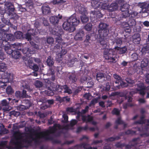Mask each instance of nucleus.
<instances>
[{"mask_svg": "<svg viewBox=\"0 0 149 149\" xmlns=\"http://www.w3.org/2000/svg\"><path fill=\"white\" fill-rule=\"evenodd\" d=\"M5 7L7 13L10 18H14L16 15L14 13L15 8L13 5L11 3L6 2L5 3Z\"/></svg>", "mask_w": 149, "mask_h": 149, "instance_id": "nucleus-8", "label": "nucleus"}, {"mask_svg": "<svg viewBox=\"0 0 149 149\" xmlns=\"http://www.w3.org/2000/svg\"><path fill=\"white\" fill-rule=\"evenodd\" d=\"M21 44L19 43L15 44L14 45V47L17 49H21L19 48V47L21 46Z\"/></svg>", "mask_w": 149, "mask_h": 149, "instance_id": "nucleus-63", "label": "nucleus"}, {"mask_svg": "<svg viewBox=\"0 0 149 149\" xmlns=\"http://www.w3.org/2000/svg\"><path fill=\"white\" fill-rule=\"evenodd\" d=\"M56 91L57 92L58 94H61L63 93H67L70 94L72 93V91L66 85L63 86L58 85L56 86Z\"/></svg>", "mask_w": 149, "mask_h": 149, "instance_id": "nucleus-10", "label": "nucleus"}, {"mask_svg": "<svg viewBox=\"0 0 149 149\" xmlns=\"http://www.w3.org/2000/svg\"><path fill=\"white\" fill-rule=\"evenodd\" d=\"M146 124L149 126V120H144L143 118H141V120L136 122V123H139V124H143V123H146Z\"/></svg>", "mask_w": 149, "mask_h": 149, "instance_id": "nucleus-37", "label": "nucleus"}, {"mask_svg": "<svg viewBox=\"0 0 149 149\" xmlns=\"http://www.w3.org/2000/svg\"><path fill=\"white\" fill-rule=\"evenodd\" d=\"M58 17L52 16L50 18V21L54 24L57 23L59 21V19L61 18L62 16L61 15H59Z\"/></svg>", "mask_w": 149, "mask_h": 149, "instance_id": "nucleus-18", "label": "nucleus"}, {"mask_svg": "<svg viewBox=\"0 0 149 149\" xmlns=\"http://www.w3.org/2000/svg\"><path fill=\"white\" fill-rule=\"evenodd\" d=\"M137 91H140V94L142 95L145 94V90H149V86L146 88L143 85V83H141L137 85Z\"/></svg>", "mask_w": 149, "mask_h": 149, "instance_id": "nucleus-14", "label": "nucleus"}, {"mask_svg": "<svg viewBox=\"0 0 149 149\" xmlns=\"http://www.w3.org/2000/svg\"><path fill=\"white\" fill-rule=\"evenodd\" d=\"M130 26H135L136 24V22L133 19H130L128 22Z\"/></svg>", "mask_w": 149, "mask_h": 149, "instance_id": "nucleus-41", "label": "nucleus"}, {"mask_svg": "<svg viewBox=\"0 0 149 149\" xmlns=\"http://www.w3.org/2000/svg\"><path fill=\"white\" fill-rule=\"evenodd\" d=\"M116 123L117 124H124V123L123 121H122L120 117L118 118L117 120H116Z\"/></svg>", "mask_w": 149, "mask_h": 149, "instance_id": "nucleus-58", "label": "nucleus"}, {"mask_svg": "<svg viewBox=\"0 0 149 149\" xmlns=\"http://www.w3.org/2000/svg\"><path fill=\"white\" fill-rule=\"evenodd\" d=\"M26 5L27 6H28V7L30 8V9L33 8V2L31 0H25Z\"/></svg>", "mask_w": 149, "mask_h": 149, "instance_id": "nucleus-33", "label": "nucleus"}, {"mask_svg": "<svg viewBox=\"0 0 149 149\" xmlns=\"http://www.w3.org/2000/svg\"><path fill=\"white\" fill-rule=\"evenodd\" d=\"M88 129L87 126H85L83 127H79L78 128L77 130V132H79L83 130H85Z\"/></svg>", "mask_w": 149, "mask_h": 149, "instance_id": "nucleus-45", "label": "nucleus"}, {"mask_svg": "<svg viewBox=\"0 0 149 149\" xmlns=\"http://www.w3.org/2000/svg\"><path fill=\"white\" fill-rule=\"evenodd\" d=\"M13 38V36L11 34H8L6 35V38L8 40H11Z\"/></svg>", "mask_w": 149, "mask_h": 149, "instance_id": "nucleus-52", "label": "nucleus"}, {"mask_svg": "<svg viewBox=\"0 0 149 149\" xmlns=\"http://www.w3.org/2000/svg\"><path fill=\"white\" fill-rule=\"evenodd\" d=\"M82 119L84 121L86 122H91L93 125H95L96 122L93 120V118L90 116H82Z\"/></svg>", "mask_w": 149, "mask_h": 149, "instance_id": "nucleus-19", "label": "nucleus"}, {"mask_svg": "<svg viewBox=\"0 0 149 149\" xmlns=\"http://www.w3.org/2000/svg\"><path fill=\"white\" fill-rule=\"evenodd\" d=\"M115 42L119 45H120L122 43V40L121 38H117L115 40Z\"/></svg>", "mask_w": 149, "mask_h": 149, "instance_id": "nucleus-47", "label": "nucleus"}, {"mask_svg": "<svg viewBox=\"0 0 149 149\" xmlns=\"http://www.w3.org/2000/svg\"><path fill=\"white\" fill-rule=\"evenodd\" d=\"M141 8L142 9L143 13H147L148 11L147 9L149 8V4L146 3H142L141 5Z\"/></svg>", "mask_w": 149, "mask_h": 149, "instance_id": "nucleus-21", "label": "nucleus"}, {"mask_svg": "<svg viewBox=\"0 0 149 149\" xmlns=\"http://www.w3.org/2000/svg\"><path fill=\"white\" fill-rule=\"evenodd\" d=\"M92 25L91 24L89 23L85 26L84 28L87 31H90L92 29Z\"/></svg>", "mask_w": 149, "mask_h": 149, "instance_id": "nucleus-34", "label": "nucleus"}, {"mask_svg": "<svg viewBox=\"0 0 149 149\" xmlns=\"http://www.w3.org/2000/svg\"><path fill=\"white\" fill-rule=\"evenodd\" d=\"M129 6L128 4L126 3L124 4L120 8V10L122 11L125 12L123 13V14L125 17H129L130 15L129 11H128Z\"/></svg>", "mask_w": 149, "mask_h": 149, "instance_id": "nucleus-13", "label": "nucleus"}, {"mask_svg": "<svg viewBox=\"0 0 149 149\" xmlns=\"http://www.w3.org/2000/svg\"><path fill=\"white\" fill-rule=\"evenodd\" d=\"M98 101V99L97 98H95L93 99L91 101V103L89 104V106H91L92 105H94L95 104L97 103Z\"/></svg>", "mask_w": 149, "mask_h": 149, "instance_id": "nucleus-49", "label": "nucleus"}, {"mask_svg": "<svg viewBox=\"0 0 149 149\" xmlns=\"http://www.w3.org/2000/svg\"><path fill=\"white\" fill-rule=\"evenodd\" d=\"M78 11L82 15L87 14V11L85 9L84 7L82 5H81L78 6Z\"/></svg>", "mask_w": 149, "mask_h": 149, "instance_id": "nucleus-24", "label": "nucleus"}, {"mask_svg": "<svg viewBox=\"0 0 149 149\" xmlns=\"http://www.w3.org/2000/svg\"><path fill=\"white\" fill-rule=\"evenodd\" d=\"M91 17H94V18H100L102 17L101 14L99 11L98 12H91Z\"/></svg>", "mask_w": 149, "mask_h": 149, "instance_id": "nucleus-27", "label": "nucleus"}, {"mask_svg": "<svg viewBox=\"0 0 149 149\" xmlns=\"http://www.w3.org/2000/svg\"><path fill=\"white\" fill-rule=\"evenodd\" d=\"M104 74L102 73L97 74V75L96 79L97 81L99 82H101L102 81L100 80V79H102V80L104 79Z\"/></svg>", "mask_w": 149, "mask_h": 149, "instance_id": "nucleus-32", "label": "nucleus"}, {"mask_svg": "<svg viewBox=\"0 0 149 149\" xmlns=\"http://www.w3.org/2000/svg\"><path fill=\"white\" fill-rule=\"evenodd\" d=\"M63 117L64 119V120H63V122L64 123H67L68 121V116L65 114H64L63 115Z\"/></svg>", "mask_w": 149, "mask_h": 149, "instance_id": "nucleus-60", "label": "nucleus"}, {"mask_svg": "<svg viewBox=\"0 0 149 149\" xmlns=\"http://www.w3.org/2000/svg\"><path fill=\"white\" fill-rule=\"evenodd\" d=\"M148 60L146 59H144L141 62V66L143 68L147 66L148 65Z\"/></svg>", "mask_w": 149, "mask_h": 149, "instance_id": "nucleus-31", "label": "nucleus"}, {"mask_svg": "<svg viewBox=\"0 0 149 149\" xmlns=\"http://www.w3.org/2000/svg\"><path fill=\"white\" fill-rule=\"evenodd\" d=\"M12 56L15 59H17L20 57V54L18 51H14L12 53Z\"/></svg>", "mask_w": 149, "mask_h": 149, "instance_id": "nucleus-28", "label": "nucleus"}, {"mask_svg": "<svg viewBox=\"0 0 149 149\" xmlns=\"http://www.w3.org/2000/svg\"><path fill=\"white\" fill-rule=\"evenodd\" d=\"M35 86L37 88L41 87L42 85V83L38 80H36L35 83Z\"/></svg>", "mask_w": 149, "mask_h": 149, "instance_id": "nucleus-42", "label": "nucleus"}, {"mask_svg": "<svg viewBox=\"0 0 149 149\" xmlns=\"http://www.w3.org/2000/svg\"><path fill=\"white\" fill-rule=\"evenodd\" d=\"M15 96L18 98H22V94L19 91H17L16 92Z\"/></svg>", "mask_w": 149, "mask_h": 149, "instance_id": "nucleus-54", "label": "nucleus"}, {"mask_svg": "<svg viewBox=\"0 0 149 149\" xmlns=\"http://www.w3.org/2000/svg\"><path fill=\"white\" fill-rule=\"evenodd\" d=\"M6 68V64L4 63H0V71H3Z\"/></svg>", "mask_w": 149, "mask_h": 149, "instance_id": "nucleus-43", "label": "nucleus"}, {"mask_svg": "<svg viewBox=\"0 0 149 149\" xmlns=\"http://www.w3.org/2000/svg\"><path fill=\"white\" fill-rule=\"evenodd\" d=\"M37 33H34L29 32L26 34L25 35V38L27 39L28 41H30L31 40V35H35Z\"/></svg>", "mask_w": 149, "mask_h": 149, "instance_id": "nucleus-30", "label": "nucleus"}, {"mask_svg": "<svg viewBox=\"0 0 149 149\" xmlns=\"http://www.w3.org/2000/svg\"><path fill=\"white\" fill-rule=\"evenodd\" d=\"M84 97L87 99L88 100H89L91 98L92 96H91L90 94L89 93H86L84 95Z\"/></svg>", "mask_w": 149, "mask_h": 149, "instance_id": "nucleus-53", "label": "nucleus"}, {"mask_svg": "<svg viewBox=\"0 0 149 149\" xmlns=\"http://www.w3.org/2000/svg\"><path fill=\"white\" fill-rule=\"evenodd\" d=\"M48 140H32V141H31V145H29V146H32L34 148H36L37 147L40 146V149H48L47 147H45L43 145L44 141H48ZM52 141V143H60L61 142V140H51Z\"/></svg>", "mask_w": 149, "mask_h": 149, "instance_id": "nucleus-6", "label": "nucleus"}, {"mask_svg": "<svg viewBox=\"0 0 149 149\" xmlns=\"http://www.w3.org/2000/svg\"><path fill=\"white\" fill-rule=\"evenodd\" d=\"M9 103L6 100H3L2 101L1 104L3 106H8Z\"/></svg>", "mask_w": 149, "mask_h": 149, "instance_id": "nucleus-61", "label": "nucleus"}, {"mask_svg": "<svg viewBox=\"0 0 149 149\" xmlns=\"http://www.w3.org/2000/svg\"><path fill=\"white\" fill-rule=\"evenodd\" d=\"M23 53L25 54H26V56L27 57L26 59L27 60L25 61V63L26 65L29 67V68L35 71H37L38 70L39 68L38 66L36 65H34L33 62V60L34 58H30V55L29 54H33L35 53L34 50H31V49H29L27 48H25L22 50Z\"/></svg>", "mask_w": 149, "mask_h": 149, "instance_id": "nucleus-4", "label": "nucleus"}, {"mask_svg": "<svg viewBox=\"0 0 149 149\" xmlns=\"http://www.w3.org/2000/svg\"><path fill=\"white\" fill-rule=\"evenodd\" d=\"M63 26L65 30L68 31L70 32H72L75 30V27L72 26L70 21H68V19L66 21L64 22Z\"/></svg>", "mask_w": 149, "mask_h": 149, "instance_id": "nucleus-11", "label": "nucleus"}, {"mask_svg": "<svg viewBox=\"0 0 149 149\" xmlns=\"http://www.w3.org/2000/svg\"><path fill=\"white\" fill-rule=\"evenodd\" d=\"M87 14H84L81 17V20L83 23H86L89 20V17L87 16Z\"/></svg>", "mask_w": 149, "mask_h": 149, "instance_id": "nucleus-29", "label": "nucleus"}, {"mask_svg": "<svg viewBox=\"0 0 149 149\" xmlns=\"http://www.w3.org/2000/svg\"><path fill=\"white\" fill-rule=\"evenodd\" d=\"M84 32L82 29L79 30L74 37V38L76 40H81L84 36Z\"/></svg>", "mask_w": 149, "mask_h": 149, "instance_id": "nucleus-17", "label": "nucleus"}, {"mask_svg": "<svg viewBox=\"0 0 149 149\" xmlns=\"http://www.w3.org/2000/svg\"><path fill=\"white\" fill-rule=\"evenodd\" d=\"M98 29V35L97 38L99 39L100 44L103 45H105L106 42L105 40L106 37L107 36L109 33V30L107 28V25L105 23H101L99 24Z\"/></svg>", "mask_w": 149, "mask_h": 149, "instance_id": "nucleus-5", "label": "nucleus"}, {"mask_svg": "<svg viewBox=\"0 0 149 149\" xmlns=\"http://www.w3.org/2000/svg\"><path fill=\"white\" fill-rule=\"evenodd\" d=\"M15 36L17 39H20L22 37V34L21 32L18 31L15 33Z\"/></svg>", "mask_w": 149, "mask_h": 149, "instance_id": "nucleus-39", "label": "nucleus"}, {"mask_svg": "<svg viewBox=\"0 0 149 149\" xmlns=\"http://www.w3.org/2000/svg\"><path fill=\"white\" fill-rule=\"evenodd\" d=\"M140 35L136 34L134 35L133 36V42L135 44H137L140 43L141 39Z\"/></svg>", "mask_w": 149, "mask_h": 149, "instance_id": "nucleus-22", "label": "nucleus"}, {"mask_svg": "<svg viewBox=\"0 0 149 149\" xmlns=\"http://www.w3.org/2000/svg\"><path fill=\"white\" fill-rule=\"evenodd\" d=\"M101 7L102 8L107 10L109 11H115L116 10L118 7L116 3H113L109 5L108 2L103 3L102 6Z\"/></svg>", "mask_w": 149, "mask_h": 149, "instance_id": "nucleus-9", "label": "nucleus"}, {"mask_svg": "<svg viewBox=\"0 0 149 149\" xmlns=\"http://www.w3.org/2000/svg\"><path fill=\"white\" fill-rule=\"evenodd\" d=\"M52 3L54 4H58L60 3L64 2L63 0H53Z\"/></svg>", "mask_w": 149, "mask_h": 149, "instance_id": "nucleus-50", "label": "nucleus"}, {"mask_svg": "<svg viewBox=\"0 0 149 149\" xmlns=\"http://www.w3.org/2000/svg\"><path fill=\"white\" fill-rule=\"evenodd\" d=\"M47 63L49 66H52L54 62L51 57L49 56L48 57L47 60Z\"/></svg>", "mask_w": 149, "mask_h": 149, "instance_id": "nucleus-35", "label": "nucleus"}, {"mask_svg": "<svg viewBox=\"0 0 149 149\" xmlns=\"http://www.w3.org/2000/svg\"><path fill=\"white\" fill-rule=\"evenodd\" d=\"M114 78L117 80L115 82V84H119V82L121 80L120 77L116 74H114L113 75Z\"/></svg>", "mask_w": 149, "mask_h": 149, "instance_id": "nucleus-36", "label": "nucleus"}, {"mask_svg": "<svg viewBox=\"0 0 149 149\" xmlns=\"http://www.w3.org/2000/svg\"><path fill=\"white\" fill-rule=\"evenodd\" d=\"M115 86V85H114V87ZM111 87H112V86H110L109 85V83H107L106 84L105 87L103 88V90L108 91L110 89V88ZM114 88H114H113V89Z\"/></svg>", "mask_w": 149, "mask_h": 149, "instance_id": "nucleus-48", "label": "nucleus"}, {"mask_svg": "<svg viewBox=\"0 0 149 149\" xmlns=\"http://www.w3.org/2000/svg\"><path fill=\"white\" fill-rule=\"evenodd\" d=\"M100 2H99L98 1V0H93L91 2L92 6L94 8H98L100 6H102V4L100 3Z\"/></svg>", "mask_w": 149, "mask_h": 149, "instance_id": "nucleus-23", "label": "nucleus"}, {"mask_svg": "<svg viewBox=\"0 0 149 149\" xmlns=\"http://www.w3.org/2000/svg\"><path fill=\"white\" fill-rule=\"evenodd\" d=\"M32 140H10L9 145H7L8 141L5 140L0 142V149L6 147L8 149H23L28 148L31 145Z\"/></svg>", "mask_w": 149, "mask_h": 149, "instance_id": "nucleus-2", "label": "nucleus"}, {"mask_svg": "<svg viewBox=\"0 0 149 149\" xmlns=\"http://www.w3.org/2000/svg\"><path fill=\"white\" fill-rule=\"evenodd\" d=\"M74 140H71L70 141H68L67 140H66L64 143L61 144V146H63L65 145H69L71 144L74 142Z\"/></svg>", "mask_w": 149, "mask_h": 149, "instance_id": "nucleus-51", "label": "nucleus"}, {"mask_svg": "<svg viewBox=\"0 0 149 149\" xmlns=\"http://www.w3.org/2000/svg\"><path fill=\"white\" fill-rule=\"evenodd\" d=\"M68 21H70L72 26H74L78 25L79 23V20L77 19L74 15H71L70 17L68 18Z\"/></svg>", "mask_w": 149, "mask_h": 149, "instance_id": "nucleus-12", "label": "nucleus"}, {"mask_svg": "<svg viewBox=\"0 0 149 149\" xmlns=\"http://www.w3.org/2000/svg\"><path fill=\"white\" fill-rule=\"evenodd\" d=\"M88 147H89L88 144L83 143L76 145L74 147L73 149H82V148H84V149H88Z\"/></svg>", "mask_w": 149, "mask_h": 149, "instance_id": "nucleus-20", "label": "nucleus"}, {"mask_svg": "<svg viewBox=\"0 0 149 149\" xmlns=\"http://www.w3.org/2000/svg\"><path fill=\"white\" fill-rule=\"evenodd\" d=\"M13 76L8 72H3L0 74V86H6L5 83L12 81L13 79Z\"/></svg>", "mask_w": 149, "mask_h": 149, "instance_id": "nucleus-7", "label": "nucleus"}, {"mask_svg": "<svg viewBox=\"0 0 149 149\" xmlns=\"http://www.w3.org/2000/svg\"><path fill=\"white\" fill-rule=\"evenodd\" d=\"M119 84H120V85H116L114 86V88H113L114 90H116L120 88V87L121 86L122 87H126L127 86V84L125 83L122 80H120L119 82Z\"/></svg>", "mask_w": 149, "mask_h": 149, "instance_id": "nucleus-26", "label": "nucleus"}, {"mask_svg": "<svg viewBox=\"0 0 149 149\" xmlns=\"http://www.w3.org/2000/svg\"><path fill=\"white\" fill-rule=\"evenodd\" d=\"M61 36V35L60 34H59L58 33H56L55 39L56 43H57L56 45H58L59 47L61 48L62 46H61V45L63 43L62 42V40Z\"/></svg>", "mask_w": 149, "mask_h": 149, "instance_id": "nucleus-16", "label": "nucleus"}, {"mask_svg": "<svg viewBox=\"0 0 149 149\" xmlns=\"http://www.w3.org/2000/svg\"><path fill=\"white\" fill-rule=\"evenodd\" d=\"M18 8L20 11H25L26 10L25 8L22 7V6L20 5H18Z\"/></svg>", "mask_w": 149, "mask_h": 149, "instance_id": "nucleus-55", "label": "nucleus"}, {"mask_svg": "<svg viewBox=\"0 0 149 149\" xmlns=\"http://www.w3.org/2000/svg\"><path fill=\"white\" fill-rule=\"evenodd\" d=\"M127 50L125 47L122 48L116 47L114 49H106L104 52V56L105 59L109 60V62L113 63L115 61L114 55L116 53V52L121 54L125 53Z\"/></svg>", "mask_w": 149, "mask_h": 149, "instance_id": "nucleus-3", "label": "nucleus"}, {"mask_svg": "<svg viewBox=\"0 0 149 149\" xmlns=\"http://www.w3.org/2000/svg\"><path fill=\"white\" fill-rule=\"evenodd\" d=\"M75 120H71L70 125L62 126L59 124H56L53 127L50 128L47 132H40L36 134L35 137L37 139H44L45 140H50L49 138L50 134L55 132H63L64 130L72 129V127L77 123Z\"/></svg>", "mask_w": 149, "mask_h": 149, "instance_id": "nucleus-1", "label": "nucleus"}, {"mask_svg": "<svg viewBox=\"0 0 149 149\" xmlns=\"http://www.w3.org/2000/svg\"><path fill=\"white\" fill-rule=\"evenodd\" d=\"M141 52L143 54H145V53L149 52V47H143L142 49Z\"/></svg>", "mask_w": 149, "mask_h": 149, "instance_id": "nucleus-40", "label": "nucleus"}, {"mask_svg": "<svg viewBox=\"0 0 149 149\" xmlns=\"http://www.w3.org/2000/svg\"><path fill=\"white\" fill-rule=\"evenodd\" d=\"M122 26L123 29L125 28V27H127L128 26H130L129 23H127L126 22H123L122 24Z\"/></svg>", "mask_w": 149, "mask_h": 149, "instance_id": "nucleus-62", "label": "nucleus"}, {"mask_svg": "<svg viewBox=\"0 0 149 149\" xmlns=\"http://www.w3.org/2000/svg\"><path fill=\"white\" fill-rule=\"evenodd\" d=\"M119 111L117 109L115 108L112 111V113L113 114L118 115L119 113Z\"/></svg>", "mask_w": 149, "mask_h": 149, "instance_id": "nucleus-56", "label": "nucleus"}, {"mask_svg": "<svg viewBox=\"0 0 149 149\" xmlns=\"http://www.w3.org/2000/svg\"><path fill=\"white\" fill-rule=\"evenodd\" d=\"M55 71V70H52V68H50L49 70L47 71V74L48 75H53L54 74Z\"/></svg>", "mask_w": 149, "mask_h": 149, "instance_id": "nucleus-46", "label": "nucleus"}, {"mask_svg": "<svg viewBox=\"0 0 149 149\" xmlns=\"http://www.w3.org/2000/svg\"><path fill=\"white\" fill-rule=\"evenodd\" d=\"M42 13L44 14H48L50 12V8L46 4L44 5L42 7Z\"/></svg>", "mask_w": 149, "mask_h": 149, "instance_id": "nucleus-25", "label": "nucleus"}, {"mask_svg": "<svg viewBox=\"0 0 149 149\" xmlns=\"http://www.w3.org/2000/svg\"><path fill=\"white\" fill-rule=\"evenodd\" d=\"M66 111L68 112H72L74 111L75 109L71 107L68 108L67 109Z\"/></svg>", "mask_w": 149, "mask_h": 149, "instance_id": "nucleus-64", "label": "nucleus"}, {"mask_svg": "<svg viewBox=\"0 0 149 149\" xmlns=\"http://www.w3.org/2000/svg\"><path fill=\"white\" fill-rule=\"evenodd\" d=\"M6 92L8 94H11L13 93L14 91L10 86H8L6 89Z\"/></svg>", "mask_w": 149, "mask_h": 149, "instance_id": "nucleus-38", "label": "nucleus"}, {"mask_svg": "<svg viewBox=\"0 0 149 149\" xmlns=\"http://www.w3.org/2000/svg\"><path fill=\"white\" fill-rule=\"evenodd\" d=\"M112 147V145L111 144H106L104 147V149H111Z\"/></svg>", "mask_w": 149, "mask_h": 149, "instance_id": "nucleus-59", "label": "nucleus"}, {"mask_svg": "<svg viewBox=\"0 0 149 149\" xmlns=\"http://www.w3.org/2000/svg\"><path fill=\"white\" fill-rule=\"evenodd\" d=\"M4 49L8 54H12L13 52L12 50L9 47H5L4 48Z\"/></svg>", "mask_w": 149, "mask_h": 149, "instance_id": "nucleus-44", "label": "nucleus"}, {"mask_svg": "<svg viewBox=\"0 0 149 149\" xmlns=\"http://www.w3.org/2000/svg\"><path fill=\"white\" fill-rule=\"evenodd\" d=\"M62 51L60 53L58 54L56 56V59L58 62H60L62 60V57L63 55L65 54L67 52V50L65 49H63L61 48Z\"/></svg>", "mask_w": 149, "mask_h": 149, "instance_id": "nucleus-15", "label": "nucleus"}, {"mask_svg": "<svg viewBox=\"0 0 149 149\" xmlns=\"http://www.w3.org/2000/svg\"><path fill=\"white\" fill-rule=\"evenodd\" d=\"M47 42L49 44H52L54 41V39L53 38L51 37H49L47 39Z\"/></svg>", "mask_w": 149, "mask_h": 149, "instance_id": "nucleus-57", "label": "nucleus"}]
</instances>
